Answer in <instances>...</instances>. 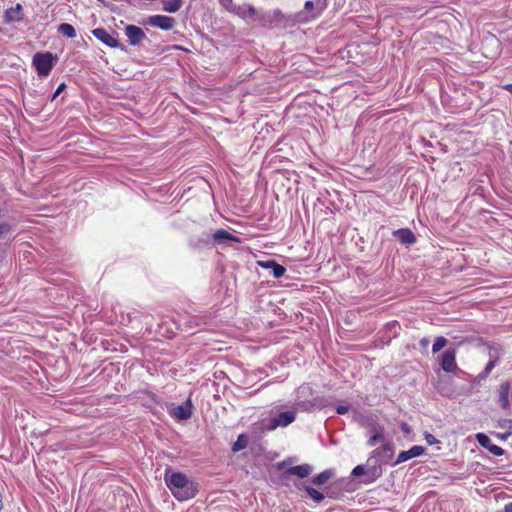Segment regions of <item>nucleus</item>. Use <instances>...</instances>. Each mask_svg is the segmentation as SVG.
I'll list each match as a JSON object with an SVG mask.
<instances>
[{"instance_id": "f8f14e48", "label": "nucleus", "mask_w": 512, "mask_h": 512, "mask_svg": "<svg viewBox=\"0 0 512 512\" xmlns=\"http://www.w3.org/2000/svg\"><path fill=\"white\" fill-rule=\"evenodd\" d=\"M258 265L264 269L270 270L271 274L275 278H280L286 272V269L283 265L278 264L274 260H266V261H258Z\"/></svg>"}, {"instance_id": "9b49d317", "label": "nucleus", "mask_w": 512, "mask_h": 512, "mask_svg": "<svg viewBox=\"0 0 512 512\" xmlns=\"http://www.w3.org/2000/svg\"><path fill=\"white\" fill-rule=\"evenodd\" d=\"M424 452L425 448L423 446H412L409 450L400 452L394 464L397 465L403 463L409 459L422 455Z\"/></svg>"}, {"instance_id": "393cba45", "label": "nucleus", "mask_w": 512, "mask_h": 512, "mask_svg": "<svg viewBox=\"0 0 512 512\" xmlns=\"http://www.w3.org/2000/svg\"><path fill=\"white\" fill-rule=\"evenodd\" d=\"M365 474V467L363 465H358L353 468L351 475L354 477H359Z\"/></svg>"}, {"instance_id": "aec40b11", "label": "nucleus", "mask_w": 512, "mask_h": 512, "mask_svg": "<svg viewBox=\"0 0 512 512\" xmlns=\"http://www.w3.org/2000/svg\"><path fill=\"white\" fill-rule=\"evenodd\" d=\"M247 445H248L247 435L240 434L232 446V451L233 452L241 451V450L245 449L247 447Z\"/></svg>"}, {"instance_id": "4be33fe9", "label": "nucleus", "mask_w": 512, "mask_h": 512, "mask_svg": "<svg viewBox=\"0 0 512 512\" xmlns=\"http://www.w3.org/2000/svg\"><path fill=\"white\" fill-rule=\"evenodd\" d=\"M447 343V340L444 337H437L433 343L432 351L436 353L440 351Z\"/></svg>"}, {"instance_id": "7c9ffc66", "label": "nucleus", "mask_w": 512, "mask_h": 512, "mask_svg": "<svg viewBox=\"0 0 512 512\" xmlns=\"http://www.w3.org/2000/svg\"><path fill=\"white\" fill-rule=\"evenodd\" d=\"M495 366V362L494 361H489L486 368H485V371L486 372H490Z\"/></svg>"}, {"instance_id": "cd10ccee", "label": "nucleus", "mask_w": 512, "mask_h": 512, "mask_svg": "<svg viewBox=\"0 0 512 512\" xmlns=\"http://www.w3.org/2000/svg\"><path fill=\"white\" fill-rule=\"evenodd\" d=\"M348 410H349L348 405H339L336 407V412L341 415L346 414L348 412Z\"/></svg>"}, {"instance_id": "2eb2a0df", "label": "nucleus", "mask_w": 512, "mask_h": 512, "mask_svg": "<svg viewBox=\"0 0 512 512\" xmlns=\"http://www.w3.org/2000/svg\"><path fill=\"white\" fill-rule=\"evenodd\" d=\"M312 470L313 469L311 465L301 464L288 468L285 473L290 475H296L299 478H305L311 474Z\"/></svg>"}, {"instance_id": "2f4dec72", "label": "nucleus", "mask_w": 512, "mask_h": 512, "mask_svg": "<svg viewBox=\"0 0 512 512\" xmlns=\"http://www.w3.org/2000/svg\"><path fill=\"white\" fill-rule=\"evenodd\" d=\"M504 512H512V501L507 503V504H505Z\"/></svg>"}, {"instance_id": "5701e85b", "label": "nucleus", "mask_w": 512, "mask_h": 512, "mask_svg": "<svg viewBox=\"0 0 512 512\" xmlns=\"http://www.w3.org/2000/svg\"><path fill=\"white\" fill-rule=\"evenodd\" d=\"M383 440V434L380 431H376L368 440L369 446H374L378 441Z\"/></svg>"}, {"instance_id": "1a4fd4ad", "label": "nucleus", "mask_w": 512, "mask_h": 512, "mask_svg": "<svg viewBox=\"0 0 512 512\" xmlns=\"http://www.w3.org/2000/svg\"><path fill=\"white\" fill-rule=\"evenodd\" d=\"M92 34L97 40L101 41L103 44L110 48L119 47L118 40L104 28L94 29L92 30Z\"/></svg>"}, {"instance_id": "bb28decb", "label": "nucleus", "mask_w": 512, "mask_h": 512, "mask_svg": "<svg viewBox=\"0 0 512 512\" xmlns=\"http://www.w3.org/2000/svg\"><path fill=\"white\" fill-rule=\"evenodd\" d=\"M11 226L7 223H0V237L10 232Z\"/></svg>"}, {"instance_id": "dca6fc26", "label": "nucleus", "mask_w": 512, "mask_h": 512, "mask_svg": "<svg viewBox=\"0 0 512 512\" xmlns=\"http://www.w3.org/2000/svg\"><path fill=\"white\" fill-rule=\"evenodd\" d=\"M5 20L8 23L19 22L22 20V6L17 4L15 7L7 9L5 12Z\"/></svg>"}, {"instance_id": "f03ea898", "label": "nucleus", "mask_w": 512, "mask_h": 512, "mask_svg": "<svg viewBox=\"0 0 512 512\" xmlns=\"http://www.w3.org/2000/svg\"><path fill=\"white\" fill-rule=\"evenodd\" d=\"M55 57L50 52L36 53L33 56L32 64L40 77L49 75L53 68Z\"/></svg>"}, {"instance_id": "e433bc0d", "label": "nucleus", "mask_w": 512, "mask_h": 512, "mask_svg": "<svg viewBox=\"0 0 512 512\" xmlns=\"http://www.w3.org/2000/svg\"><path fill=\"white\" fill-rule=\"evenodd\" d=\"M403 430H404V431H406V432L408 431V426H407V424H404V425H403Z\"/></svg>"}, {"instance_id": "6ab92c4d", "label": "nucleus", "mask_w": 512, "mask_h": 512, "mask_svg": "<svg viewBox=\"0 0 512 512\" xmlns=\"http://www.w3.org/2000/svg\"><path fill=\"white\" fill-rule=\"evenodd\" d=\"M332 476H333V472L331 470H324L323 472H321L320 474H318L312 478V483L315 485H323Z\"/></svg>"}, {"instance_id": "f3484780", "label": "nucleus", "mask_w": 512, "mask_h": 512, "mask_svg": "<svg viewBox=\"0 0 512 512\" xmlns=\"http://www.w3.org/2000/svg\"><path fill=\"white\" fill-rule=\"evenodd\" d=\"M183 0H163V10L168 13L177 12L182 6Z\"/></svg>"}, {"instance_id": "f704fd0d", "label": "nucleus", "mask_w": 512, "mask_h": 512, "mask_svg": "<svg viewBox=\"0 0 512 512\" xmlns=\"http://www.w3.org/2000/svg\"><path fill=\"white\" fill-rule=\"evenodd\" d=\"M504 88L510 93H512V84H507Z\"/></svg>"}, {"instance_id": "a211bd4d", "label": "nucleus", "mask_w": 512, "mask_h": 512, "mask_svg": "<svg viewBox=\"0 0 512 512\" xmlns=\"http://www.w3.org/2000/svg\"><path fill=\"white\" fill-rule=\"evenodd\" d=\"M58 32L70 39L75 38L77 35L75 28L69 23L60 24L58 26Z\"/></svg>"}, {"instance_id": "4468645a", "label": "nucleus", "mask_w": 512, "mask_h": 512, "mask_svg": "<svg viewBox=\"0 0 512 512\" xmlns=\"http://www.w3.org/2000/svg\"><path fill=\"white\" fill-rule=\"evenodd\" d=\"M393 235L402 243V244H414L416 242V237L414 233L409 228H401L393 232Z\"/></svg>"}, {"instance_id": "9d476101", "label": "nucleus", "mask_w": 512, "mask_h": 512, "mask_svg": "<svg viewBox=\"0 0 512 512\" xmlns=\"http://www.w3.org/2000/svg\"><path fill=\"white\" fill-rule=\"evenodd\" d=\"M476 440L483 448L487 449L491 454L495 456H502L504 454V450L492 443L491 439L484 433H477Z\"/></svg>"}, {"instance_id": "72a5a7b5", "label": "nucleus", "mask_w": 512, "mask_h": 512, "mask_svg": "<svg viewBox=\"0 0 512 512\" xmlns=\"http://www.w3.org/2000/svg\"><path fill=\"white\" fill-rule=\"evenodd\" d=\"M504 425L503 426H508L509 428L512 429V420L511 419H506L504 420Z\"/></svg>"}, {"instance_id": "473e14b6", "label": "nucleus", "mask_w": 512, "mask_h": 512, "mask_svg": "<svg viewBox=\"0 0 512 512\" xmlns=\"http://www.w3.org/2000/svg\"><path fill=\"white\" fill-rule=\"evenodd\" d=\"M313 6H314V4H313V2H312V1H307V2L305 3V6H304V7H305V9H306V10H310V9H312V8H313Z\"/></svg>"}, {"instance_id": "412c9836", "label": "nucleus", "mask_w": 512, "mask_h": 512, "mask_svg": "<svg viewBox=\"0 0 512 512\" xmlns=\"http://www.w3.org/2000/svg\"><path fill=\"white\" fill-rule=\"evenodd\" d=\"M305 492L312 498V500L316 503H320L324 499L323 493L316 490L311 486H304Z\"/></svg>"}, {"instance_id": "ddd939ff", "label": "nucleus", "mask_w": 512, "mask_h": 512, "mask_svg": "<svg viewBox=\"0 0 512 512\" xmlns=\"http://www.w3.org/2000/svg\"><path fill=\"white\" fill-rule=\"evenodd\" d=\"M441 367L445 372H453L456 369L455 350L447 349L442 354Z\"/></svg>"}, {"instance_id": "39448f33", "label": "nucleus", "mask_w": 512, "mask_h": 512, "mask_svg": "<svg viewBox=\"0 0 512 512\" xmlns=\"http://www.w3.org/2000/svg\"><path fill=\"white\" fill-rule=\"evenodd\" d=\"M228 11L237 15L238 17L249 21L256 19V9L251 4H237L228 8Z\"/></svg>"}, {"instance_id": "6e6552de", "label": "nucleus", "mask_w": 512, "mask_h": 512, "mask_svg": "<svg viewBox=\"0 0 512 512\" xmlns=\"http://www.w3.org/2000/svg\"><path fill=\"white\" fill-rule=\"evenodd\" d=\"M125 35L132 46L140 44L146 38L143 29L135 25H127L125 27Z\"/></svg>"}, {"instance_id": "c756f323", "label": "nucleus", "mask_w": 512, "mask_h": 512, "mask_svg": "<svg viewBox=\"0 0 512 512\" xmlns=\"http://www.w3.org/2000/svg\"><path fill=\"white\" fill-rule=\"evenodd\" d=\"M222 4L227 10L229 7L236 5L235 3H233V0H222Z\"/></svg>"}, {"instance_id": "c85d7f7f", "label": "nucleus", "mask_w": 512, "mask_h": 512, "mask_svg": "<svg viewBox=\"0 0 512 512\" xmlns=\"http://www.w3.org/2000/svg\"><path fill=\"white\" fill-rule=\"evenodd\" d=\"M426 441L430 445H432V444L437 442L436 438L433 435H431V434H427L426 435Z\"/></svg>"}, {"instance_id": "0eeeda50", "label": "nucleus", "mask_w": 512, "mask_h": 512, "mask_svg": "<svg viewBox=\"0 0 512 512\" xmlns=\"http://www.w3.org/2000/svg\"><path fill=\"white\" fill-rule=\"evenodd\" d=\"M203 236H204L203 241L205 243H208V241H209V239L211 237L213 238V240L215 242H217L219 244L226 243V242H229V241L239 242V238L238 237H236L235 235L231 234L230 232H228L225 229H219V230L215 231L212 235H210L208 233H204Z\"/></svg>"}, {"instance_id": "20e7f679", "label": "nucleus", "mask_w": 512, "mask_h": 512, "mask_svg": "<svg viewBox=\"0 0 512 512\" xmlns=\"http://www.w3.org/2000/svg\"><path fill=\"white\" fill-rule=\"evenodd\" d=\"M296 412L294 410L284 411L270 420L267 429L272 431L277 427H286L295 421Z\"/></svg>"}, {"instance_id": "f257e3e1", "label": "nucleus", "mask_w": 512, "mask_h": 512, "mask_svg": "<svg viewBox=\"0 0 512 512\" xmlns=\"http://www.w3.org/2000/svg\"><path fill=\"white\" fill-rule=\"evenodd\" d=\"M165 482L173 496L179 501H187L198 493V484L189 480L181 472H173L171 474L166 472Z\"/></svg>"}, {"instance_id": "a878e982", "label": "nucleus", "mask_w": 512, "mask_h": 512, "mask_svg": "<svg viewBox=\"0 0 512 512\" xmlns=\"http://www.w3.org/2000/svg\"><path fill=\"white\" fill-rule=\"evenodd\" d=\"M65 88H66L65 83H61V84L57 87L56 91L53 93V95H52V97H51V100H52V101H53V100H55V99L60 95V93L64 91V89H65Z\"/></svg>"}, {"instance_id": "b1692460", "label": "nucleus", "mask_w": 512, "mask_h": 512, "mask_svg": "<svg viewBox=\"0 0 512 512\" xmlns=\"http://www.w3.org/2000/svg\"><path fill=\"white\" fill-rule=\"evenodd\" d=\"M509 388H510L509 383H504V384L501 385V390H502L501 394H502V396L504 398L505 405L509 404V402H508Z\"/></svg>"}, {"instance_id": "423d86ee", "label": "nucleus", "mask_w": 512, "mask_h": 512, "mask_svg": "<svg viewBox=\"0 0 512 512\" xmlns=\"http://www.w3.org/2000/svg\"><path fill=\"white\" fill-rule=\"evenodd\" d=\"M148 24L168 31L174 27L175 19L165 15H152L148 18Z\"/></svg>"}, {"instance_id": "c9c22d12", "label": "nucleus", "mask_w": 512, "mask_h": 512, "mask_svg": "<svg viewBox=\"0 0 512 512\" xmlns=\"http://www.w3.org/2000/svg\"><path fill=\"white\" fill-rule=\"evenodd\" d=\"M421 343H422L423 345H427V344H428V341H427L426 339H422V340H421Z\"/></svg>"}, {"instance_id": "7ed1b4c3", "label": "nucleus", "mask_w": 512, "mask_h": 512, "mask_svg": "<svg viewBox=\"0 0 512 512\" xmlns=\"http://www.w3.org/2000/svg\"><path fill=\"white\" fill-rule=\"evenodd\" d=\"M167 411L171 417L177 421H184L191 418L193 414V404L191 394L188 396L186 402L182 405L169 404Z\"/></svg>"}]
</instances>
